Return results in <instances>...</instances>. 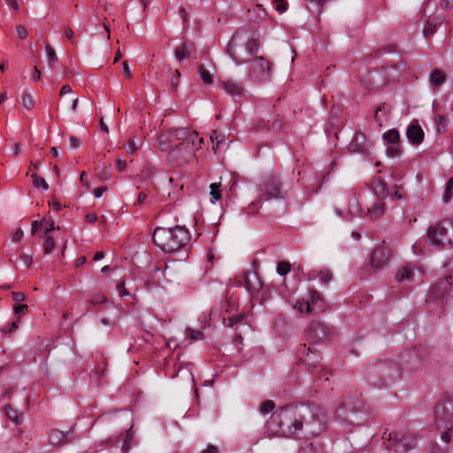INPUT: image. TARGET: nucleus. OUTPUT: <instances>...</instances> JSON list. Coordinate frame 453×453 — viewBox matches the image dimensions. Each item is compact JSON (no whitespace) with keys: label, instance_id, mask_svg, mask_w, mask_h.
<instances>
[{"label":"nucleus","instance_id":"f257e3e1","mask_svg":"<svg viewBox=\"0 0 453 453\" xmlns=\"http://www.w3.org/2000/svg\"><path fill=\"white\" fill-rule=\"evenodd\" d=\"M265 428L270 436L309 439L323 431L324 413L316 405H286L273 412Z\"/></svg>","mask_w":453,"mask_h":453},{"label":"nucleus","instance_id":"f03ea898","mask_svg":"<svg viewBox=\"0 0 453 453\" xmlns=\"http://www.w3.org/2000/svg\"><path fill=\"white\" fill-rule=\"evenodd\" d=\"M189 231L177 226L175 227L157 226L153 232V242L165 252L172 253L185 246L190 241Z\"/></svg>","mask_w":453,"mask_h":453},{"label":"nucleus","instance_id":"7ed1b4c3","mask_svg":"<svg viewBox=\"0 0 453 453\" xmlns=\"http://www.w3.org/2000/svg\"><path fill=\"white\" fill-rule=\"evenodd\" d=\"M434 426L438 430H445L441 438L450 441L449 433L453 432V395L443 397L434 408Z\"/></svg>","mask_w":453,"mask_h":453},{"label":"nucleus","instance_id":"20e7f679","mask_svg":"<svg viewBox=\"0 0 453 453\" xmlns=\"http://www.w3.org/2000/svg\"><path fill=\"white\" fill-rule=\"evenodd\" d=\"M428 239L433 245L444 246L453 243V221L443 220L427 231Z\"/></svg>","mask_w":453,"mask_h":453},{"label":"nucleus","instance_id":"39448f33","mask_svg":"<svg viewBox=\"0 0 453 453\" xmlns=\"http://www.w3.org/2000/svg\"><path fill=\"white\" fill-rule=\"evenodd\" d=\"M259 197L254 201L250 206H256L261 203L264 200L283 198L281 192V182L279 177L274 175H268L259 184Z\"/></svg>","mask_w":453,"mask_h":453},{"label":"nucleus","instance_id":"423d86ee","mask_svg":"<svg viewBox=\"0 0 453 453\" xmlns=\"http://www.w3.org/2000/svg\"><path fill=\"white\" fill-rule=\"evenodd\" d=\"M383 439L393 441L396 453H407L416 447L418 437L412 433L385 432Z\"/></svg>","mask_w":453,"mask_h":453},{"label":"nucleus","instance_id":"0eeeda50","mask_svg":"<svg viewBox=\"0 0 453 453\" xmlns=\"http://www.w3.org/2000/svg\"><path fill=\"white\" fill-rule=\"evenodd\" d=\"M271 76V65L264 57H256L250 65V77L255 82H265Z\"/></svg>","mask_w":453,"mask_h":453},{"label":"nucleus","instance_id":"6e6552de","mask_svg":"<svg viewBox=\"0 0 453 453\" xmlns=\"http://www.w3.org/2000/svg\"><path fill=\"white\" fill-rule=\"evenodd\" d=\"M245 37H248V33L244 30H237L233 35L232 38L228 41L225 47L226 53L232 58L236 65L246 63V60L241 58L236 52L235 48L237 45L242 44Z\"/></svg>","mask_w":453,"mask_h":453},{"label":"nucleus","instance_id":"1a4fd4ad","mask_svg":"<svg viewBox=\"0 0 453 453\" xmlns=\"http://www.w3.org/2000/svg\"><path fill=\"white\" fill-rule=\"evenodd\" d=\"M329 328L320 321H312L305 333L307 341L312 343H318L329 335Z\"/></svg>","mask_w":453,"mask_h":453},{"label":"nucleus","instance_id":"9d476101","mask_svg":"<svg viewBox=\"0 0 453 453\" xmlns=\"http://www.w3.org/2000/svg\"><path fill=\"white\" fill-rule=\"evenodd\" d=\"M389 250L384 245H380L371 254L370 264L374 269H382L389 261Z\"/></svg>","mask_w":453,"mask_h":453},{"label":"nucleus","instance_id":"9b49d317","mask_svg":"<svg viewBox=\"0 0 453 453\" xmlns=\"http://www.w3.org/2000/svg\"><path fill=\"white\" fill-rule=\"evenodd\" d=\"M370 146L371 143L366 140V137L363 133H356L349 145V148L354 152L366 154Z\"/></svg>","mask_w":453,"mask_h":453},{"label":"nucleus","instance_id":"f8f14e48","mask_svg":"<svg viewBox=\"0 0 453 453\" xmlns=\"http://www.w3.org/2000/svg\"><path fill=\"white\" fill-rule=\"evenodd\" d=\"M406 137L413 145H419L424 141L425 134L418 121H412L407 127Z\"/></svg>","mask_w":453,"mask_h":453},{"label":"nucleus","instance_id":"ddd939ff","mask_svg":"<svg viewBox=\"0 0 453 453\" xmlns=\"http://www.w3.org/2000/svg\"><path fill=\"white\" fill-rule=\"evenodd\" d=\"M189 133L190 130L188 128L171 129L168 132V139L170 142L178 141L179 143L176 144L175 147L179 150H182L187 142Z\"/></svg>","mask_w":453,"mask_h":453},{"label":"nucleus","instance_id":"4468645a","mask_svg":"<svg viewBox=\"0 0 453 453\" xmlns=\"http://www.w3.org/2000/svg\"><path fill=\"white\" fill-rule=\"evenodd\" d=\"M221 88L231 96H241L244 94V87L242 83L227 80L221 82Z\"/></svg>","mask_w":453,"mask_h":453},{"label":"nucleus","instance_id":"2eb2a0df","mask_svg":"<svg viewBox=\"0 0 453 453\" xmlns=\"http://www.w3.org/2000/svg\"><path fill=\"white\" fill-rule=\"evenodd\" d=\"M453 277L451 275H448L445 279L437 284H435L430 292V296L434 299H437L444 295L447 291L448 287L452 284Z\"/></svg>","mask_w":453,"mask_h":453},{"label":"nucleus","instance_id":"dca6fc26","mask_svg":"<svg viewBox=\"0 0 453 453\" xmlns=\"http://www.w3.org/2000/svg\"><path fill=\"white\" fill-rule=\"evenodd\" d=\"M244 280L245 287L251 293V295L257 293L262 288V282L257 274L255 273H248L245 275Z\"/></svg>","mask_w":453,"mask_h":453},{"label":"nucleus","instance_id":"f3484780","mask_svg":"<svg viewBox=\"0 0 453 453\" xmlns=\"http://www.w3.org/2000/svg\"><path fill=\"white\" fill-rule=\"evenodd\" d=\"M446 73L439 68H434L429 74V81L434 88H437L446 82Z\"/></svg>","mask_w":453,"mask_h":453},{"label":"nucleus","instance_id":"a211bd4d","mask_svg":"<svg viewBox=\"0 0 453 453\" xmlns=\"http://www.w3.org/2000/svg\"><path fill=\"white\" fill-rule=\"evenodd\" d=\"M72 431H68L66 434L64 432L55 429L52 430L49 434V442L54 446H61L68 442L67 436Z\"/></svg>","mask_w":453,"mask_h":453},{"label":"nucleus","instance_id":"6ab92c4d","mask_svg":"<svg viewBox=\"0 0 453 453\" xmlns=\"http://www.w3.org/2000/svg\"><path fill=\"white\" fill-rule=\"evenodd\" d=\"M385 212V203L382 200H378L367 209V216L372 220L380 219Z\"/></svg>","mask_w":453,"mask_h":453},{"label":"nucleus","instance_id":"aec40b11","mask_svg":"<svg viewBox=\"0 0 453 453\" xmlns=\"http://www.w3.org/2000/svg\"><path fill=\"white\" fill-rule=\"evenodd\" d=\"M390 113V107L387 104H382L380 105L374 113V121L381 127L384 122L388 120V115Z\"/></svg>","mask_w":453,"mask_h":453},{"label":"nucleus","instance_id":"412c9836","mask_svg":"<svg viewBox=\"0 0 453 453\" xmlns=\"http://www.w3.org/2000/svg\"><path fill=\"white\" fill-rule=\"evenodd\" d=\"M203 143V139L199 138L198 134L195 131H190L187 142L184 146L188 151H195L201 148V144Z\"/></svg>","mask_w":453,"mask_h":453},{"label":"nucleus","instance_id":"4be33fe9","mask_svg":"<svg viewBox=\"0 0 453 453\" xmlns=\"http://www.w3.org/2000/svg\"><path fill=\"white\" fill-rule=\"evenodd\" d=\"M372 188L379 200H383L388 196V186L380 179H375L373 180Z\"/></svg>","mask_w":453,"mask_h":453},{"label":"nucleus","instance_id":"5701e85b","mask_svg":"<svg viewBox=\"0 0 453 453\" xmlns=\"http://www.w3.org/2000/svg\"><path fill=\"white\" fill-rule=\"evenodd\" d=\"M415 276V268L411 265L403 266L395 274L396 281L413 280Z\"/></svg>","mask_w":453,"mask_h":453},{"label":"nucleus","instance_id":"b1692460","mask_svg":"<svg viewBox=\"0 0 453 453\" xmlns=\"http://www.w3.org/2000/svg\"><path fill=\"white\" fill-rule=\"evenodd\" d=\"M318 277L319 278V280L324 284H327L334 280L333 273L326 268L322 269L319 273H316L315 272L310 273L308 275V280H312Z\"/></svg>","mask_w":453,"mask_h":453},{"label":"nucleus","instance_id":"393cba45","mask_svg":"<svg viewBox=\"0 0 453 453\" xmlns=\"http://www.w3.org/2000/svg\"><path fill=\"white\" fill-rule=\"evenodd\" d=\"M311 303V308H318L320 311H324V299L322 295L316 289H312L310 292V298L308 300Z\"/></svg>","mask_w":453,"mask_h":453},{"label":"nucleus","instance_id":"a878e982","mask_svg":"<svg viewBox=\"0 0 453 453\" xmlns=\"http://www.w3.org/2000/svg\"><path fill=\"white\" fill-rule=\"evenodd\" d=\"M383 140L388 145L399 144L400 142V134L397 129L393 128L383 134Z\"/></svg>","mask_w":453,"mask_h":453},{"label":"nucleus","instance_id":"bb28decb","mask_svg":"<svg viewBox=\"0 0 453 453\" xmlns=\"http://www.w3.org/2000/svg\"><path fill=\"white\" fill-rule=\"evenodd\" d=\"M260 48L259 39L257 37L247 38L245 49L249 55L252 56L258 52Z\"/></svg>","mask_w":453,"mask_h":453},{"label":"nucleus","instance_id":"cd10ccee","mask_svg":"<svg viewBox=\"0 0 453 453\" xmlns=\"http://www.w3.org/2000/svg\"><path fill=\"white\" fill-rule=\"evenodd\" d=\"M191 54V48L186 42L177 47L174 51V56L179 61L188 58Z\"/></svg>","mask_w":453,"mask_h":453},{"label":"nucleus","instance_id":"c85d7f7f","mask_svg":"<svg viewBox=\"0 0 453 453\" xmlns=\"http://www.w3.org/2000/svg\"><path fill=\"white\" fill-rule=\"evenodd\" d=\"M316 352L317 349L315 347H309L307 353L304 354V362L314 367H316V364L319 360V356Z\"/></svg>","mask_w":453,"mask_h":453},{"label":"nucleus","instance_id":"c756f323","mask_svg":"<svg viewBox=\"0 0 453 453\" xmlns=\"http://www.w3.org/2000/svg\"><path fill=\"white\" fill-rule=\"evenodd\" d=\"M349 414L354 417H357L358 415V413L356 411H351L349 412ZM337 415L339 418H342V422L348 423L349 425H358L359 424V420L357 418L354 419V418H350L349 417V412L345 409H342L340 411V412H338Z\"/></svg>","mask_w":453,"mask_h":453},{"label":"nucleus","instance_id":"7c9ffc66","mask_svg":"<svg viewBox=\"0 0 453 453\" xmlns=\"http://www.w3.org/2000/svg\"><path fill=\"white\" fill-rule=\"evenodd\" d=\"M4 412L6 417L12 421L15 425H19L21 422V416L18 411L13 409L10 404L4 407Z\"/></svg>","mask_w":453,"mask_h":453},{"label":"nucleus","instance_id":"2f4dec72","mask_svg":"<svg viewBox=\"0 0 453 453\" xmlns=\"http://www.w3.org/2000/svg\"><path fill=\"white\" fill-rule=\"evenodd\" d=\"M45 52L48 58V65L50 67H53L58 62V58L55 52V50L49 44H45Z\"/></svg>","mask_w":453,"mask_h":453},{"label":"nucleus","instance_id":"473e14b6","mask_svg":"<svg viewBox=\"0 0 453 453\" xmlns=\"http://www.w3.org/2000/svg\"><path fill=\"white\" fill-rule=\"evenodd\" d=\"M453 196V177L449 178L446 183L445 189L442 194L444 203H449Z\"/></svg>","mask_w":453,"mask_h":453},{"label":"nucleus","instance_id":"72a5a7b5","mask_svg":"<svg viewBox=\"0 0 453 453\" xmlns=\"http://www.w3.org/2000/svg\"><path fill=\"white\" fill-rule=\"evenodd\" d=\"M359 206L357 197L354 193L349 194V211L352 215H357L359 213Z\"/></svg>","mask_w":453,"mask_h":453},{"label":"nucleus","instance_id":"f704fd0d","mask_svg":"<svg viewBox=\"0 0 453 453\" xmlns=\"http://www.w3.org/2000/svg\"><path fill=\"white\" fill-rule=\"evenodd\" d=\"M182 373L188 380H191V382L194 384V375L192 374L191 371L188 367H182L180 365L173 373L172 374V378H175L179 375V373Z\"/></svg>","mask_w":453,"mask_h":453},{"label":"nucleus","instance_id":"c9c22d12","mask_svg":"<svg viewBox=\"0 0 453 453\" xmlns=\"http://www.w3.org/2000/svg\"><path fill=\"white\" fill-rule=\"evenodd\" d=\"M31 178L33 180V185L35 188H42L44 190L49 189V185L43 178L38 176L36 173H32Z\"/></svg>","mask_w":453,"mask_h":453},{"label":"nucleus","instance_id":"e433bc0d","mask_svg":"<svg viewBox=\"0 0 453 453\" xmlns=\"http://www.w3.org/2000/svg\"><path fill=\"white\" fill-rule=\"evenodd\" d=\"M294 309L297 310L302 313H310L311 311L310 302L304 300L297 301L294 305Z\"/></svg>","mask_w":453,"mask_h":453},{"label":"nucleus","instance_id":"4c0bfd02","mask_svg":"<svg viewBox=\"0 0 453 453\" xmlns=\"http://www.w3.org/2000/svg\"><path fill=\"white\" fill-rule=\"evenodd\" d=\"M436 31V23L431 19H428L423 28V35L425 37H428L434 35Z\"/></svg>","mask_w":453,"mask_h":453},{"label":"nucleus","instance_id":"58836bf2","mask_svg":"<svg viewBox=\"0 0 453 453\" xmlns=\"http://www.w3.org/2000/svg\"><path fill=\"white\" fill-rule=\"evenodd\" d=\"M55 249V240L52 236L47 235L43 242V253L48 255Z\"/></svg>","mask_w":453,"mask_h":453},{"label":"nucleus","instance_id":"ea45409f","mask_svg":"<svg viewBox=\"0 0 453 453\" xmlns=\"http://www.w3.org/2000/svg\"><path fill=\"white\" fill-rule=\"evenodd\" d=\"M435 123L437 127L438 133H445L447 130V120L446 118L442 115H438L435 117Z\"/></svg>","mask_w":453,"mask_h":453},{"label":"nucleus","instance_id":"a19ab883","mask_svg":"<svg viewBox=\"0 0 453 453\" xmlns=\"http://www.w3.org/2000/svg\"><path fill=\"white\" fill-rule=\"evenodd\" d=\"M210 188H211L210 195L214 199L213 202L219 201L221 198L220 184L211 183L210 186Z\"/></svg>","mask_w":453,"mask_h":453},{"label":"nucleus","instance_id":"79ce46f5","mask_svg":"<svg viewBox=\"0 0 453 453\" xmlns=\"http://www.w3.org/2000/svg\"><path fill=\"white\" fill-rule=\"evenodd\" d=\"M21 104H22V106L24 108L29 110V109H32L35 106V100H34L33 96L30 94L25 93L22 96Z\"/></svg>","mask_w":453,"mask_h":453},{"label":"nucleus","instance_id":"37998d69","mask_svg":"<svg viewBox=\"0 0 453 453\" xmlns=\"http://www.w3.org/2000/svg\"><path fill=\"white\" fill-rule=\"evenodd\" d=\"M290 269H291V265L288 262L281 261V262L278 263L277 273L280 276L287 275L290 272Z\"/></svg>","mask_w":453,"mask_h":453},{"label":"nucleus","instance_id":"c03bdc74","mask_svg":"<svg viewBox=\"0 0 453 453\" xmlns=\"http://www.w3.org/2000/svg\"><path fill=\"white\" fill-rule=\"evenodd\" d=\"M199 74L202 81L206 84L212 83V76L211 73L205 69L203 65L199 67Z\"/></svg>","mask_w":453,"mask_h":453},{"label":"nucleus","instance_id":"a18cd8bd","mask_svg":"<svg viewBox=\"0 0 453 453\" xmlns=\"http://www.w3.org/2000/svg\"><path fill=\"white\" fill-rule=\"evenodd\" d=\"M274 407H275V403L272 400L265 401L260 405V412L263 414H267L271 411H273L274 409Z\"/></svg>","mask_w":453,"mask_h":453},{"label":"nucleus","instance_id":"49530a36","mask_svg":"<svg viewBox=\"0 0 453 453\" xmlns=\"http://www.w3.org/2000/svg\"><path fill=\"white\" fill-rule=\"evenodd\" d=\"M242 319V316L233 315L227 319H224V324L226 326L233 327L234 325L238 324Z\"/></svg>","mask_w":453,"mask_h":453},{"label":"nucleus","instance_id":"de8ad7c7","mask_svg":"<svg viewBox=\"0 0 453 453\" xmlns=\"http://www.w3.org/2000/svg\"><path fill=\"white\" fill-rule=\"evenodd\" d=\"M402 152V149H401V146L400 144H394V145H390L388 150H387V153L389 157H398Z\"/></svg>","mask_w":453,"mask_h":453},{"label":"nucleus","instance_id":"09e8293b","mask_svg":"<svg viewBox=\"0 0 453 453\" xmlns=\"http://www.w3.org/2000/svg\"><path fill=\"white\" fill-rule=\"evenodd\" d=\"M274 4H276V10L280 13H283L287 11V2L286 0H273Z\"/></svg>","mask_w":453,"mask_h":453},{"label":"nucleus","instance_id":"8fccbe9b","mask_svg":"<svg viewBox=\"0 0 453 453\" xmlns=\"http://www.w3.org/2000/svg\"><path fill=\"white\" fill-rule=\"evenodd\" d=\"M318 380H321V383H319V386L326 388H329L330 386V382H329V378L327 376V372H323L321 374V376H318Z\"/></svg>","mask_w":453,"mask_h":453},{"label":"nucleus","instance_id":"3c124183","mask_svg":"<svg viewBox=\"0 0 453 453\" xmlns=\"http://www.w3.org/2000/svg\"><path fill=\"white\" fill-rule=\"evenodd\" d=\"M15 29L18 37L20 39H25L28 35L27 29L21 25L16 26Z\"/></svg>","mask_w":453,"mask_h":453},{"label":"nucleus","instance_id":"603ef678","mask_svg":"<svg viewBox=\"0 0 453 453\" xmlns=\"http://www.w3.org/2000/svg\"><path fill=\"white\" fill-rule=\"evenodd\" d=\"M43 222H46V219H43L41 221H34L32 223L31 234H35L40 228H42L43 226Z\"/></svg>","mask_w":453,"mask_h":453},{"label":"nucleus","instance_id":"864d4df0","mask_svg":"<svg viewBox=\"0 0 453 453\" xmlns=\"http://www.w3.org/2000/svg\"><path fill=\"white\" fill-rule=\"evenodd\" d=\"M70 147L73 149L79 148L81 145V140L76 136L69 137Z\"/></svg>","mask_w":453,"mask_h":453},{"label":"nucleus","instance_id":"5fc2aeb1","mask_svg":"<svg viewBox=\"0 0 453 453\" xmlns=\"http://www.w3.org/2000/svg\"><path fill=\"white\" fill-rule=\"evenodd\" d=\"M188 332L189 333V337L194 341L203 339V334L200 331H196V330H193V329L189 328L188 330Z\"/></svg>","mask_w":453,"mask_h":453},{"label":"nucleus","instance_id":"6e6d98bb","mask_svg":"<svg viewBox=\"0 0 453 453\" xmlns=\"http://www.w3.org/2000/svg\"><path fill=\"white\" fill-rule=\"evenodd\" d=\"M124 148L128 154H134L136 150V146H135L134 141H132V140L128 141L125 144Z\"/></svg>","mask_w":453,"mask_h":453},{"label":"nucleus","instance_id":"4d7b16f0","mask_svg":"<svg viewBox=\"0 0 453 453\" xmlns=\"http://www.w3.org/2000/svg\"><path fill=\"white\" fill-rule=\"evenodd\" d=\"M155 171H156V169L153 165H146L143 167L142 173H144L145 177L150 178V176L153 175Z\"/></svg>","mask_w":453,"mask_h":453},{"label":"nucleus","instance_id":"13d9d810","mask_svg":"<svg viewBox=\"0 0 453 453\" xmlns=\"http://www.w3.org/2000/svg\"><path fill=\"white\" fill-rule=\"evenodd\" d=\"M43 226H45L44 234L46 235H48L51 230L55 229V223L51 219H46V222H43Z\"/></svg>","mask_w":453,"mask_h":453},{"label":"nucleus","instance_id":"bf43d9fd","mask_svg":"<svg viewBox=\"0 0 453 453\" xmlns=\"http://www.w3.org/2000/svg\"><path fill=\"white\" fill-rule=\"evenodd\" d=\"M20 259L21 261L24 263V265L27 266V267H29L33 262V257L31 255H27V254H24L22 253L20 255Z\"/></svg>","mask_w":453,"mask_h":453},{"label":"nucleus","instance_id":"052dcab7","mask_svg":"<svg viewBox=\"0 0 453 453\" xmlns=\"http://www.w3.org/2000/svg\"><path fill=\"white\" fill-rule=\"evenodd\" d=\"M12 299L15 302H23L26 300V295L23 292H12Z\"/></svg>","mask_w":453,"mask_h":453},{"label":"nucleus","instance_id":"680f3d73","mask_svg":"<svg viewBox=\"0 0 453 453\" xmlns=\"http://www.w3.org/2000/svg\"><path fill=\"white\" fill-rule=\"evenodd\" d=\"M122 66H123V74H124V76L128 78V79L132 78L133 77V73H132V72H131V70L129 68V65H128L127 61H123L122 62Z\"/></svg>","mask_w":453,"mask_h":453},{"label":"nucleus","instance_id":"e2e57ef3","mask_svg":"<svg viewBox=\"0 0 453 453\" xmlns=\"http://www.w3.org/2000/svg\"><path fill=\"white\" fill-rule=\"evenodd\" d=\"M117 290H118L120 297H124L128 295V292L127 291V289L124 287V281H121L117 284Z\"/></svg>","mask_w":453,"mask_h":453},{"label":"nucleus","instance_id":"0e129e2a","mask_svg":"<svg viewBox=\"0 0 453 453\" xmlns=\"http://www.w3.org/2000/svg\"><path fill=\"white\" fill-rule=\"evenodd\" d=\"M299 453H317L315 447L312 443H309L308 445L303 447L300 449Z\"/></svg>","mask_w":453,"mask_h":453},{"label":"nucleus","instance_id":"69168bd1","mask_svg":"<svg viewBox=\"0 0 453 453\" xmlns=\"http://www.w3.org/2000/svg\"><path fill=\"white\" fill-rule=\"evenodd\" d=\"M127 166V162L125 159L119 158L116 161L115 167L118 171L122 172L125 170Z\"/></svg>","mask_w":453,"mask_h":453},{"label":"nucleus","instance_id":"338daca9","mask_svg":"<svg viewBox=\"0 0 453 453\" xmlns=\"http://www.w3.org/2000/svg\"><path fill=\"white\" fill-rule=\"evenodd\" d=\"M24 232L23 230L19 227L15 230V232L12 234V242H18L23 237Z\"/></svg>","mask_w":453,"mask_h":453},{"label":"nucleus","instance_id":"774afa93","mask_svg":"<svg viewBox=\"0 0 453 453\" xmlns=\"http://www.w3.org/2000/svg\"><path fill=\"white\" fill-rule=\"evenodd\" d=\"M106 190H107L106 186H101V187L95 188L93 193L96 198H99L103 196L104 192H105Z\"/></svg>","mask_w":453,"mask_h":453}]
</instances>
